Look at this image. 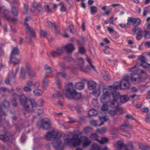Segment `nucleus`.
<instances>
[{
  "instance_id": "obj_15",
  "label": "nucleus",
  "mask_w": 150,
  "mask_h": 150,
  "mask_svg": "<svg viewBox=\"0 0 150 150\" xmlns=\"http://www.w3.org/2000/svg\"><path fill=\"white\" fill-rule=\"evenodd\" d=\"M65 51L68 53H71L73 51L75 50V48L74 45L71 43H69L64 46V47L62 48Z\"/></svg>"
},
{
  "instance_id": "obj_58",
  "label": "nucleus",
  "mask_w": 150,
  "mask_h": 150,
  "mask_svg": "<svg viewBox=\"0 0 150 150\" xmlns=\"http://www.w3.org/2000/svg\"><path fill=\"white\" fill-rule=\"evenodd\" d=\"M12 78H14L10 77L9 75V77L8 78H7L5 80V83L7 85L9 84L10 83V79H11Z\"/></svg>"
},
{
  "instance_id": "obj_52",
  "label": "nucleus",
  "mask_w": 150,
  "mask_h": 150,
  "mask_svg": "<svg viewBox=\"0 0 150 150\" xmlns=\"http://www.w3.org/2000/svg\"><path fill=\"white\" fill-rule=\"evenodd\" d=\"M138 59L141 62V63L146 61V59L145 57L141 56L139 57Z\"/></svg>"
},
{
  "instance_id": "obj_2",
  "label": "nucleus",
  "mask_w": 150,
  "mask_h": 150,
  "mask_svg": "<svg viewBox=\"0 0 150 150\" xmlns=\"http://www.w3.org/2000/svg\"><path fill=\"white\" fill-rule=\"evenodd\" d=\"M61 136L60 133L53 130L48 132L45 137L47 140H51L52 139H54L53 145L56 149V150H64L63 144L60 139Z\"/></svg>"
},
{
  "instance_id": "obj_10",
  "label": "nucleus",
  "mask_w": 150,
  "mask_h": 150,
  "mask_svg": "<svg viewBox=\"0 0 150 150\" xmlns=\"http://www.w3.org/2000/svg\"><path fill=\"white\" fill-rule=\"evenodd\" d=\"M19 99L21 104L24 107V109L26 112H29V106L28 103L29 100L24 95H22L19 97Z\"/></svg>"
},
{
  "instance_id": "obj_22",
  "label": "nucleus",
  "mask_w": 150,
  "mask_h": 150,
  "mask_svg": "<svg viewBox=\"0 0 150 150\" xmlns=\"http://www.w3.org/2000/svg\"><path fill=\"white\" fill-rule=\"evenodd\" d=\"M120 99L121 103H124L129 100V98L127 95H124L120 96Z\"/></svg>"
},
{
  "instance_id": "obj_57",
  "label": "nucleus",
  "mask_w": 150,
  "mask_h": 150,
  "mask_svg": "<svg viewBox=\"0 0 150 150\" xmlns=\"http://www.w3.org/2000/svg\"><path fill=\"white\" fill-rule=\"evenodd\" d=\"M79 51L80 53L83 54L85 52V50L83 47H79Z\"/></svg>"
},
{
  "instance_id": "obj_8",
  "label": "nucleus",
  "mask_w": 150,
  "mask_h": 150,
  "mask_svg": "<svg viewBox=\"0 0 150 150\" xmlns=\"http://www.w3.org/2000/svg\"><path fill=\"white\" fill-rule=\"evenodd\" d=\"M31 19V18L29 17L26 18L25 19L24 25L27 34L29 35V36L31 38L34 37L35 36V34L34 30L30 27L29 26L28 24L26 22V21L30 20Z\"/></svg>"
},
{
  "instance_id": "obj_23",
  "label": "nucleus",
  "mask_w": 150,
  "mask_h": 150,
  "mask_svg": "<svg viewBox=\"0 0 150 150\" xmlns=\"http://www.w3.org/2000/svg\"><path fill=\"white\" fill-rule=\"evenodd\" d=\"M96 83L93 81H90L88 83V87L90 90H92L95 88L96 86Z\"/></svg>"
},
{
  "instance_id": "obj_45",
  "label": "nucleus",
  "mask_w": 150,
  "mask_h": 150,
  "mask_svg": "<svg viewBox=\"0 0 150 150\" xmlns=\"http://www.w3.org/2000/svg\"><path fill=\"white\" fill-rule=\"evenodd\" d=\"M30 102L33 108H35L37 106V104L35 102V100L33 99H30L29 102Z\"/></svg>"
},
{
  "instance_id": "obj_59",
  "label": "nucleus",
  "mask_w": 150,
  "mask_h": 150,
  "mask_svg": "<svg viewBox=\"0 0 150 150\" xmlns=\"http://www.w3.org/2000/svg\"><path fill=\"white\" fill-rule=\"evenodd\" d=\"M24 10L23 13L25 14H26L28 11V6L26 4L24 5Z\"/></svg>"
},
{
  "instance_id": "obj_19",
  "label": "nucleus",
  "mask_w": 150,
  "mask_h": 150,
  "mask_svg": "<svg viewBox=\"0 0 150 150\" xmlns=\"http://www.w3.org/2000/svg\"><path fill=\"white\" fill-rule=\"evenodd\" d=\"M48 76L47 75H45L43 77L42 84L44 88H46V87L47 86L49 81Z\"/></svg>"
},
{
  "instance_id": "obj_3",
  "label": "nucleus",
  "mask_w": 150,
  "mask_h": 150,
  "mask_svg": "<svg viewBox=\"0 0 150 150\" xmlns=\"http://www.w3.org/2000/svg\"><path fill=\"white\" fill-rule=\"evenodd\" d=\"M130 76L128 75L125 76L120 82H117L116 84L111 86L113 89L117 90L120 88L123 89H128L130 87V84L129 81Z\"/></svg>"
},
{
  "instance_id": "obj_5",
  "label": "nucleus",
  "mask_w": 150,
  "mask_h": 150,
  "mask_svg": "<svg viewBox=\"0 0 150 150\" xmlns=\"http://www.w3.org/2000/svg\"><path fill=\"white\" fill-rule=\"evenodd\" d=\"M108 86V88H104L103 90L102 95L100 97V102L102 103H108L107 99L110 97L111 93L110 89L115 90L112 87Z\"/></svg>"
},
{
  "instance_id": "obj_4",
  "label": "nucleus",
  "mask_w": 150,
  "mask_h": 150,
  "mask_svg": "<svg viewBox=\"0 0 150 150\" xmlns=\"http://www.w3.org/2000/svg\"><path fill=\"white\" fill-rule=\"evenodd\" d=\"M86 60L88 62L90 65L91 68H89L88 66H87L86 68L83 66L84 61L82 58H79L77 60V66L78 68H79L81 70L85 72L87 71L86 69H93L95 70V68L93 65L92 63V61L91 59L88 57H86Z\"/></svg>"
},
{
  "instance_id": "obj_14",
  "label": "nucleus",
  "mask_w": 150,
  "mask_h": 150,
  "mask_svg": "<svg viewBox=\"0 0 150 150\" xmlns=\"http://www.w3.org/2000/svg\"><path fill=\"white\" fill-rule=\"evenodd\" d=\"M42 122L41 127L43 129H47L50 127L51 123L48 118H45L42 119Z\"/></svg>"
},
{
  "instance_id": "obj_41",
  "label": "nucleus",
  "mask_w": 150,
  "mask_h": 150,
  "mask_svg": "<svg viewBox=\"0 0 150 150\" xmlns=\"http://www.w3.org/2000/svg\"><path fill=\"white\" fill-rule=\"evenodd\" d=\"M25 67L27 72L33 70L30 64L28 62L25 64Z\"/></svg>"
},
{
  "instance_id": "obj_30",
  "label": "nucleus",
  "mask_w": 150,
  "mask_h": 150,
  "mask_svg": "<svg viewBox=\"0 0 150 150\" xmlns=\"http://www.w3.org/2000/svg\"><path fill=\"white\" fill-rule=\"evenodd\" d=\"M33 92L35 96H40L42 95L43 93L42 91L40 89H37L34 90Z\"/></svg>"
},
{
  "instance_id": "obj_20",
  "label": "nucleus",
  "mask_w": 150,
  "mask_h": 150,
  "mask_svg": "<svg viewBox=\"0 0 150 150\" xmlns=\"http://www.w3.org/2000/svg\"><path fill=\"white\" fill-rule=\"evenodd\" d=\"M109 105L112 108H119L118 106V103L117 100H112L110 101L109 102Z\"/></svg>"
},
{
  "instance_id": "obj_12",
  "label": "nucleus",
  "mask_w": 150,
  "mask_h": 150,
  "mask_svg": "<svg viewBox=\"0 0 150 150\" xmlns=\"http://www.w3.org/2000/svg\"><path fill=\"white\" fill-rule=\"evenodd\" d=\"M67 74L64 72H59L57 73L55 76V79L56 80V83L58 88L61 89L62 88V84L59 80L58 78L59 76H61L63 78H65L67 76Z\"/></svg>"
},
{
  "instance_id": "obj_38",
  "label": "nucleus",
  "mask_w": 150,
  "mask_h": 150,
  "mask_svg": "<svg viewBox=\"0 0 150 150\" xmlns=\"http://www.w3.org/2000/svg\"><path fill=\"white\" fill-rule=\"evenodd\" d=\"M19 69V67H18L16 69L15 71L13 72V71H11L9 73L10 76L14 78L17 73Z\"/></svg>"
},
{
  "instance_id": "obj_47",
  "label": "nucleus",
  "mask_w": 150,
  "mask_h": 150,
  "mask_svg": "<svg viewBox=\"0 0 150 150\" xmlns=\"http://www.w3.org/2000/svg\"><path fill=\"white\" fill-rule=\"evenodd\" d=\"M100 147L96 144H93L91 148V150H100Z\"/></svg>"
},
{
  "instance_id": "obj_54",
  "label": "nucleus",
  "mask_w": 150,
  "mask_h": 150,
  "mask_svg": "<svg viewBox=\"0 0 150 150\" xmlns=\"http://www.w3.org/2000/svg\"><path fill=\"white\" fill-rule=\"evenodd\" d=\"M3 105L5 108H8L9 106V104L7 101L4 100L3 103Z\"/></svg>"
},
{
  "instance_id": "obj_7",
  "label": "nucleus",
  "mask_w": 150,
  "mask_h": 150,
  "mask_svg": "<svg viewBox=\"0 0 150 150\" xmlns=\"http://www.w3.org/2000/svg\"><path fill=\"white\" fill-rule=\"evenodd\" d=\"M137 65V64L134 65L133 67L129 69V71L132 73V75L139 74L140 75H143L144 76H146V71L139 69Z\"/></svg>"
},
{
  "instance_id": "obj_56",
  "label": "nucleus",
  "mask_w": 150,
  "mask_h": 150,
  "mask_svg": "<svg viewBox=\"0 0 150 150\" xmlns=\"http://www.w3.org/2000/svg\"><path fill=\"white\" fill-rule=\"evenodd\" d=\"M40 35L41 36L44 37L47 35V33L45 31L41 30L40 32Z\"/></svg>"
},
{
  "instance_id": "obj_29",
  "label": "nucleus",
  "mask_w": 150,
  "mask_h": 150,
  "mask_svg": "<svg viewBox=\"0 0 150 150\" xmlns=\"http://www.w3.org/2000/svg\"><path fill=\"white\" fill-rule=\"evenodd\" d=\"M18 53V49L17 47L14 48L12 50L10 57H14L15 55Z\"/></svg>"
},
{
  "instance_id": "obj_64",
  "label": "nucleus",
  "mask_w": 150,
  "mask_h": 150,
  "mask_svg": "<svg viewBox=\"0 0 150 150\" xmlns=\"http://www.w3.org/2000/svg\"><path fill=\"white\" fill-rule=\"evenodd\" d=\"M144 46L145 47L147 48L150 47V42L149 41H147L145 42Z\"/></svg>"
},
{
  "instance_id": "obj_60",
  "label": "nucleus",
  "mask_w": 150,
  "mask_h": 150,
  "mask_svg": "<svg viewBox=\"0 0 150 150\" xmlns=\"http://www.w3.org/2000/svg\"><path fill=\"white\" fill-rule=\"evenodd\" d=\"M37 111L35 112L37 113L38 115L42 114L44 113L43 110L42 109H37Z\"/></svg>"
},
{
  "instance_id": "obj_9",
  "label": "nucleus",
  "mask_w": 150,
  "mask_h": 150,
  "mask_svg": "<svg viewBox=\"0 0 150 150\" xmlns=\"http://www.w3.org/2000/svg\"><path fill=\"white\" fill-rule=\"evenodd\" d=\"M127 23V25L129 26L132 25L134 27H136L140 25L141 21L139 18H133L132 17H128Z\"/></svg>"
},
{
  "instance_id": "obj_62",
  "label": "nucleus",
  "mask_w": 150,
  "mask_h": 150,
  "mask_svg": "<svg viewBox=\"0 0 150 150\" xmlns=\"http://www.w3.org/2000/svg\"><path fill=\"white\" fill-rule=\"evenodd\" d=\"M91 124L92 125L95 126H97L98 125L96 121L95 120H91Z\"/></svg>"
},
{
  "instance_id": "obj_36",
  "label": "nucleus",
  "mask_w": 150,
  "mask_h": 150,
  "mask_svg": "<svg viewBox=\"0 0 150 150\" xmlns=\"http://www.w3.org/2000/svg\"><path fill=\"white\" fill-rule=\"evenodd\" d=\"M112 95L113 98V100H117V99L120 98V96L119 93L116 92L114 91L112 93Z\"/></svg>"
},
{
  "instance_id": "obj_55",
  "label": "nucleus",
  "mask_w": 150,
  "mask_h": 150,
  "mask_svg": "<svg viewBox=\"0 0 150 150\" xmlns=\"http://www.w3.org/2000/svg\"><path fill=\"white\" fill-rule=\"evenodd\" d=\"M23 89L25 92H30L32 91V89L28 86H25Z\"/></svg>"
},
{
  "instance_id": "obj_53",
  "label": "nucleus",
  "mask_w": 150,
  "mask_h": 150,
  "mask_svg": "<svg viewBox=\"0 0 150 150\" xmlns=\"http://www.w3.org/2000/svg\"><path fill=\"white\" fill-rule=\"evenodd\" d=\"M140 65L144 67H148V66H150V64L147 63L146 61H145L140 63Z\"/></svg>"
},
{
  "instance_id": "obj_44",
  "label": "nucleus",
  "mask_w": 150,
  "mask_h": 150,
  "mask_svg": "<svg viewBox=\"0 0 150 150\" xmlns=\"http://www.w3.org/2000/svg\"><path fill=\"white\" fill-rule=\"evenodd\" d=\"M145 35H144V38L146 39H150V32L146 30L144 31Z\"/></svg>"
},
{
  "instance_id": "obj_39",
  "label": "nucleus",
  "mask_w": 150,
  "mask_h": 150,
  "mask_svg": "<svg viewBox=\"0 0 150 150\" xmlns=\"http://www.w3.org/2000/svg\"><path fill=\"white\" fill-rule=\"evenodd\" d=\"M106 131V128L105 127H103L101 128L100 129H97L96 130V131L97 132L101 134H103L105 133Z\"/></svg>"
},
{
  "instance_id": "obj_50",
  "label": "nucleus",
  "mask_w": 150,
  "mask_h": 150,
  "mask_svg": "<svg viewBox=\"0 0 150 150\" xmlns=\"http://www.w3.org/2000/svg\"><path fill=\"white\" fill-rule=\"evenodd\" d=\"M139 148L140 149H142L144 150H148L149 149V146H144L143 145H140L139 146Z\"/></svg>"
},
{
  "instance_id": "obj_11",
  "label": "nucleus",
  "mask_w": 150,
  "mask_h": 150,
  "mask_svg": "<svg viewBox=\"0 0 150 150\" xmlns=\"http://www.w3.org/2000/svg\"><path fill=\"white\" fill-rule=\"evenodd\" d=\"M146 76H144L143 75H140L139 74L132 75V76H130L129 79L131 80L133 83L135 84L139 83L141 81L142 78H144Z\"/></svg>"
},
{
  "instance_id": "obj_40",
  "label": "nucleus",
  "mask_w": 150,
  "mask_h": 150,
  "mask_svg": "<svg viewBox=\"0 0 150 150\" xmlns=\"http://www.w3.org/2000/svg\"><path fill=\"white\" fill-rule=\"evenodd\" d=\"M28 76L30 78L34 77L36 74L35 72L33 70L27 72Z\"/></svg>"
},
{
  "instance_id": "obj_1",
  "label": "nucleus",
  "mask_w": 150,
  "mask_h": 150,
  "mask_svg": "<svg viewBox=\"0 0 150 150\" xmlns=\"http://www.w3.org/2000/svg\"><path fill=\"white\" fill-rule=\"evenodd\" d=\"M84 87L83 82H79L74 85L72 82L67 83L65 86V89L63 91L64 94L69 99L77 100L81 97V93L77 92L74 88L81 90Z\"/></svg>"
},
{
  "instance_id": "obj_35",
  "label": "nucleus",
  "mask_w": 150,
  "mask_h": 150,
  "mask_svg": "<svg viewBox=\"0 0 150 150\" xmlns=\"http://www.w3.org/2000/svg\"><path fill=\"white\" fill-rule=\"evenodd\" d=\"M132 30L134 33L137 32V34H142V32L141 28H139L135 27L132 29Z\"/></svg>"
},
{
  "instance_id": "obj_63",
  "label": "nucleus",
  "mask_w": 150,
  "mask_h": 150,
  "mask_svg": "<svg viewBox=\"0 0 150 150\" xmlns=\"http://www.w3.org/2000/svg\"><path fill=\"white\" fill-rule=\"evenodd\" d=\"M98 103V101L97 99H94L92 101V104L94 106L96 105Z\"/></svg>"
},
{
  "instance_id": "obj_26",
  "label": "nucleus",
  "mask_w": 150,
  "mask_h": 150,
  "mask_svg": "<svg viewBox=\"0 0 150 150\" xmlns=\"http://www.w3.org/2000/svg\"><path fill=\"white\" fill-rule=\"evenodd\" d=\"M26 71L23 67L21 68L20 71V78L22 80L25 79V77Z\"/></svg>"
},
{
  "instance_id": "obj_49",
  "label": "nucleus",
  "mask_w": 150,
  "mask_h": 150,
  "mask_svg": "<svg viewBox=\"0 0 150 150\" xmlns=\"http://www.w3.org/2000/svg\"><path fill=\"white\" fill-rule=\"evenodd\" d=\"M90 137L93 139L95 140L98 141V135L94 133L91 134L90 136Z\"/></svg>"
},
{
  "instance_id": "obj_42",
  "label": "nucleus",
  "mask_w": 150,
  "mask_h": 150,
  "mask_svg": "<svg viewBox=\"0 0 150 150\" xmlns=\"http://www.w3.org/2000/svg\"><path fill=\"white\" fill-rule=\"evenodd\" d=\"M0 139L4 142L7 141L9 140V137L6 135H0Z\"/></svg>"
},
{
  "instance_id": "obj_25",
  "label": "nucleus",
  "mask_w": 150,
  "mask_h": 150,
  "mask_svg": "<svg viewBox=\"0 0 150 150\" xmlns=\"http://www.w3.org/2000/svg\"><path fill=\"white\" fill-rule=\"evenodd\" d=\"M47 24L50 27H54L55 29L58 33H60V31L58 29V26L55 23H52L50 21H47Z\"/></svg>"
},
{
  "instance_id": "obj_13",
  "label": "nucleus",
  "mask_w": 150,
  "mask_h": 150,
  "mask_svg": "<svg viewBox=\"0 0 150 150\" xmlns=\"http://www.w3.org/2000/svg\"><path fill=\"white\" fill-rule=\"evenodd\" d=\"M78 139L80 141L79 145L81 143L83 146L84 147H87L91 143L90 141L86 137H82L79 138L78 136Z\"/></svg>"
},
{
  "instance_id": "obj_43",
  "label": "nucleus",
  "mask_w": 150,
  "mask_h": 150,
  "mask_svg": "<svg viewBox=\"0 0 150 150\" xmlns=\"http://www.w3.org/2000/svg\"><path fill=\"white\" fill-rule=\"evenodd\" d=\"M108 141V138L105 137H102L101 139L100 140H98V141L101 144H103L104 143H106Z\"/></svg>"
},
{
  "instance_id": "obj_17",
  "label": "nucleus",
  "mask_w": 150,
  "mask_h": 150,
  "mask_svg": "<svg viewBox=\"0 0 150 150\" xmlns=\"http://www.w3.org/2000/svg\"><path fill=\"white\" fill-rule=\"evenodd\" d=\"M63 52V48H59L55 51L51 52H50V55L52 57L54 58L61 55Z\"/></svg>"
},
{
  "instance_id": "obj_51",
  "label": "nucleus",
  "mask_w": 150,
  "mask_h": 150,
  "mask_svg": "<svg viewBox=\"0 0 150 150\" xmlns=\"http://www.w3.org/2000/svg\"><path fill=\"white\" fill-rule=\"evenodd\" d=\"M9 2H10L12 5H14L16 6L17 5L19 4L18 2V1L16 0H8Z\"/></svg>"
},
{
  "instance_id": "obj_37",
  "label": "nucleus",
  "mask_w": 150,
  "mask_h": 150,
  "mask_svg": "<svg viewBox=\"0 0 150 150\" xmlns=\"http://www.w3.org/2000/svg\"><path fill=\"white\" fill-rule=\"evenodd\" d=\"M117 148L120 150L124 148L125 146L122 142L119 141L117 143Z\"/></svg>"
},
{
  "instance_id": "obj_28",
  "label": "nucleus",
  "mask_w": 150,
  "mask_h": 150,
  "mask_svg": "<svg viewBox=\"0 0 150 150\" xmlns=\"http://www.w3.org/2000/svg\"><path fill=\"white\" fill-rule=\"evenodd\" d=\"M100 93V88H98L96 90H94L92 93V95L95 97H98Z\"/></svg>"
},
{
  "instance_id": "obj_16",
  "label": "nucleus",
  "mask_w": 150,
  "mask_h": 150,
  "mask_svg": "<svg viewBox=\"0 0 150 150\" xmlns=\"http://www.w3.org/2000/svg\"><path fill=\"white\" fill-rule=\"evenodd\" d=\"M123 112V110L121 108H117L115 110H109L108 112V113L111 116H113L115 115H120Z\"/></svg>"
},
{
  "instance_id": "obj_27",
  "label": "nucleus",
  "mask_w": 150,
  "mask_h": 150,
  "mask_svg": "<svg viewBox=\"0 0 150 150\" xmlns=\"http://www.w3.org/2000/svg\"><path fill=\"white\" fill-rule=\"evenodd\" d=\"M99 120L101 121V123L100 124L98 125V126H100L104 123V122L107 121L109 119L108 118L106 117L105 116L104 117H101L99 116Z\"/></svg>"
},
{
  "instance_id": "obj_6",
  "label": "nucleus",
  "mask_w": 150,
  "mask_h": 150,
  "mask_svg": "<svg viewBox=\"0 0 150 150\" xmlns=\"http://www.w3.org/2000/svg\"><path fill=\"white\" fill-rule=\"evenodd\" d=\"M64 142L65 144L69 145L71 144L74 147L79 146L80 141L78 139V135H74L71 139L68 138L65 139Z\"/></svg>"
},
{
  "instance_id": "obj_48",
  "label": "nucleus",
  "mask_w": 150,
  "mask_h": 150,
  "mask_svg": "<svg viewBox=\"0 0 150 150\" xmlns=\"http://www.w3.org/2000/svg\"><path fill=\"white\" fill-rule=\"evenodd\" d=\"M101 109L102 111H106L108 109V106L107 105L104 104L102 106Z\"/></svg>"
},
{
  "instance_id": "obj_24",
  "label": "nucleus",
  "mask_w": 150,
  "mask_h": 150,
  "mask_svg": "<svg viewBox=\"0 0 150 150\" xmlns=\"http://www.w3.org/2000/svg\"><path fill=\"white\" fill-rule=\"evenodd\" d=\"M20 62V60L14 57H10V62L9 63H13L14 64H18Z\"/></svg>"
},
{
  "instance_id": "obj_21",
  "label": "nucleus",
  "mask_w": 150,
  "mask_h": 150,
  "mask_svg": "<svg viewBox=\"0 0 150 150\" xmlns=\"http://www.w3.org/2000/svg\"><path fill=\"white\" fill-rule=\"evenodd\" d=\"M45 69L46 71V74L45 75H47L48 76L49 75L51 74L52 73V67L50 66L47 65H45Z\"/></svg>"
},
{
  "instance_id": "obj_61",
  "label": "nucleus",
  "mask_w": 150,
  "mask_h": 150,
  "mask_svg": "<svg viewBox=\"0 0 150 150\" xmlns=\"http://www.w3.org/2000/svg\"><path fill=\"white\" fill-rule=\"evenodd\" d=\"M26 84L29 87L32 86L33 85V82L30 81H29L27 82Z\"/></svg>"
},
{
  "instance_id": "obj_34",
  "label": "nucleus",
  "mask_w": 150,
  "mask_h": 150,
  "mask_svg": "<svg viewBox=\"0 0 150 150\" xmlns=\"http://www.w3.org/2000/svg\"><path fill=\"white\" fill-rule=\"evenodd\" d=\"M61 5L60 11L62 12H64L67 10V7L65 5L64 3L63 2H61L60 3Z\"/></svg>"
},
{
  "instance_id": "obj_46",
  "label": "nucleus",
  "mask_w": 150,
  "mask_h": 150,
  "mask_svg": "<svg viewBox=\"0 0 150 150\" xmlns=\"http://www.w3.org/2000/svg\"><path fill=\"white\" fill-rule=\"evenodd\" d=\"M119 129L123 132H125L127 130L128 127L126 125H123L120 127Z\"/></svg>"
},
{
  "instance_id": "obj_33",
  "label": "nucleus",
  "mask_w": 150,
  "mask_h": 150,
  "mask_svg": "<svg viewBox=\"0 0 150 150\" xmlns=\"http://www.w3.org/2000/svg\"><path fill=\"white\" fill-rule=\"evenodd\" d=\"M97 114L98 111L94 109L90 110L88 112V115L90 116H95L97 115Z\"/></svg>"
},
{
  "instance_id": "obj_32",
  "label": "nucleus",
  "mask_w": 150,
  "mask_h": 150,
  "mask_svg": "<svg viewBox=\"0 0 150 150\" xmlns=\"http://www.w3.org/2000/svg\"><path fill=\"white\" fill-rule=\"evenodd\" d=\"M11 11L14 16H17L18 15V11L14 6H12Z\"/></svg>"
},
{
  "instance_id": "obj_31",
  "label": "nucleus",
  "mask_w": 150,
  "mask_h": 150,
  "mask_svg": "<svg viewBox=\"0 0 150 150\" xmlns=\"http://www.w3.org/2000/svg\"><path fill=\"white\" fill-rule=\"evenodd\" d=\"M91 13L92 15H93L97 13L98 11V8L95 6H92L90 7Z\"/></svg>"
},
{
  "instance_id": "obj_18",
  "label": "nucleus",
  "mask_w": 150,
  "mask_h": 150,
  "mask_svg": "<svg viewBox=\"0 0 150 150\" xmlns=\"http://www.w3.org/2000/svg\"><path fill=\"white\" fill-rule=\"evenodd\" d=\"M34 7L30 9V10L32 12L35 11L34 9L37 10L39 12H40L42 11V8L41 6L39 5H38L37 3H35L33 4Z\"/></svg>"
}]
</instances>
